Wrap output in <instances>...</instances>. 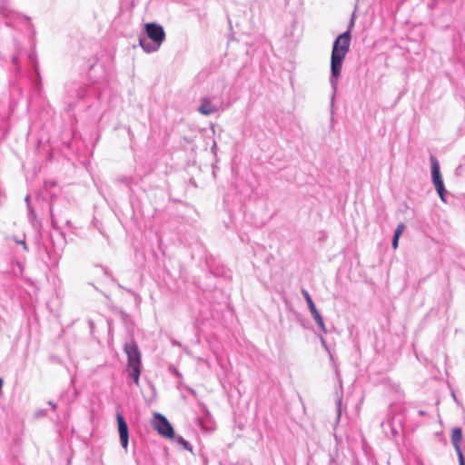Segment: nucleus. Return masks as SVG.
Wrapping results in <instances>:
<instances>
[{
    "instance_id": "f257e3e1",
    "label": "nucleus",
    "mask_w": 465,
    "mask_h": 465,
    "mask_svg": "<svg viewBox=\"0 0 465 465\" xmlns=\"http://www.w3.org/2000/svg\"><path fill=\"white\" fill-rule=\"evenodd\" d=\"M351 34L350 30L339 35L333 44L331 54V74L330 84L335 95L338 87V79L341 76V67L346 54L350 51Z\"/></svg>"
},
{
    "instance_id": "f03ea898",
    "label": "nucleus",
    "mask_w": 465,
    "mask_h": 465,
    "mask_svg": "<svg viewBox=\"0 0 465 465\" xmlns=\"http://www.w3.org/2000/svg\"><path fill=\"white\" fill-rule=\"evenodd\" d=\"M145 35L139 36V45L146 53L158 51L165 39V32L162 25L156 23H147L144 26Z\"/></svg>"
},
{
    "instance_id": "7ed1b4c3",
    "label": "nucleus",
    "mask_w": 465,
    "mask_h": 465,
    "mask_svg": "<svg viewBox=\"0 0 465 465\" xmlns=\"http://www.w3.org/2000/svg\"><path fill=\"white\" fill-rule=\"evenodd\" d=\"M124 351L127 355V372L136 385H139L142 355L137 343L131 340L124 345Z\"/></svg>"
},
{
    "instance_id": "20e7f679",
    "label": "nucleus",
    "mask_w": 465,
    "mask_h": 465,
    "mask_svg": "<svg viewBox=\"0 0 465 465\" xmlns=\"http://www.w3.org/2000/svg\"><path fill=\"white\" fill-rule=\"evenodd\" d=\"M431 180L435 190L443 203H447L448 192L445 188L444 182L440 173V163L434 155H430Z\"/></svg>"
},
{
    "instance_id": "39448f33",
    "label": "nucleus",
    "mask_w": 465,
    "mask_h": 465,
    "mask_svg": "<svg viewBox=\"0 0 465 465\" xmlns=\"http://www.w3.org/2000/svg\"><path fill=\"white\" fill-rule=\"evenodd\" d=\"M152 425L153 429L163 438L170 439L175 437L174 430L167 420V418L158 412L153 414V418L152 420Z\"/></svg>"
},
{
    "instance_id": "423d86ee",
    "label": "nucleus",
    "mask_w": 465,
    "mask_h": 465,
    "mask_svg": "<svg viewBox=\"0 0 465 465\" xmlns=\"http://www.w3.org/2000/svg\"><path fill=\"white\" fill-rule=\"evenodd\" d=\"M303 298L305 299L306 302H307V305H308V308L312 313V318L314 319V321L316 322L317 325L319 326V328L324 332L326 333L327 332V330H326V327H325V324H324V322H323V319L321 315V313L319 312V311L317 310L309 292L306 290V289H302L301 291Z\"/></svg>"
},
{
    "instance_id": "0eeeda50",
    "label": "nucleus",
    "mask_w": 465,
    "mask_h": 465,
    "mask_svg": "<svg viewBox=\"0 0 465 465\" xmlns=\"http://www.w3.org/2000/svg\"><path fill=\"white\" fill-rule=\"evenodd\" d=\"M120 442L124 449H127L129 443L128 425L121 412L116 413Z\"/></svg>"
},
{
    "instance_id": "6e6552de",
    "label": "nucleus",
    "mask_w": 465,
    "mask_h": 465,
    "mask_svg": "<svg viewBox=\"0 0 465 465\" xmlns=\"http://www.w3.org/2000/svg\"><path fill=\"white\" fill-rule=\"evenodd\" d=\"M201 104L198 107V112L203 115H211L219 110V106L213 104L211 99L207 96L202 97Z\"/></svg>"
},
{
    "instance_id": "1a4fd4ad",
    "label": "nucleus",
    "mask_w": 465,
    "mask_h": 465,
    "mask_svg": "<svg viewBox=\"0 0 465 465\" xmlns=\"http://www.w3.org/2000/svg\"><path fill=\"white\" fill-rule=\"evenodd\" d=\"M462 440V430L460 427H455L451 431V443L455 450L460 448V442Z\"/></svg>"
},
{
    "instance_id": "9d476101",
    "label": "nucleus",
    "mask_w": 465,
    "mask_h": 465,
    "mask_svg": "<svg viewBox=\"0 0 465 465\" xmlns=\"http://www.w3.org/2000/svg\"><path fill=\"white\" fill-rule=\"evenodd\" d=\"M404 229H405V225L403 223H400V224H398L396 230L394 231V234H393V237L391 240V246L394 250H396L398 248L399 239H400L401 233L403 232Z\"/></svg>"
},
{
    "instance_id": "9b49d317",
    "label": "nucleus",
    "mask_w": 465,
    "mask_h": 465,
    "mask_svg": "<svg viewBox=\"0 0 465 465\" xmlns=\"http://www.w3.org/2000/svg\"><path fill=\"white\" fill-rule=\"evenodd\" d=\"M170 440H173L177 444L181 445L184 450L192 451V446L185 439H183L182 436L176 435L174 438H170Z\"/></svg>"
},
{
    "instance_id": "f8f14e48",
    "label": "nucleus",
    "mask_w": 465,
    "mask_h": 465,
    "mask_svg": "<svg viewBox=\"0 0 465 465\" xmlns=\"http://www.w3.org/2000/svg\"><path fill=\"white\" fill-rule=\"evenodd\" d=\"M0 13L6 18H11L15 15L12 8L5 3L0 6Z\"/></svg>"
},
{
    "instance_id": "ddd939ff",
    "label": "nucleus",
    "mask_w": 465,
    "mask_h": 465,
    "mask_svg": "<svg viewBox=\"0 0 465 465\" xmlns=\"http://www.w3.org/2000/svg\"><path fill=\"white\" fill-rule=\"evenodd\" d=\"M341 401H342L341 397H338L337 401H336V411H337L336 423H338L340 421L341 415Z\"/></svg>"
},
{
    "instance_id": "4468645a",
    "label": "nucleus",
    "mask_w": 465,
    "mask_h": 465,
    "mask_svg": "<svg viewBox=\"0 0 465 465\" xmlns=\"http://www.w3.org/2000/svg\"><path fill=\"white\" fill-rule=\"evenodd\" d=\"M87 89L84 86H79L77 89V96L79 99H84L86 95Z\"/></svg>"
},
{
    "instance_id": "2eb2a0df",
    "label": "nucleus",
    "mask_w": 465,
    "mask_h": 465,
    "mask_svg": "<svg viewBox=\"0 0 465 465\" xmlns=\"http://www.w3.org/2000/svg\"><path fill=\"white\" fill-rule=\"evenodd\" d=\"M455 451H456V453L458 455L460 465H465V458H464V455L462 453L461 448H459L458 450H455Z\"/></svg>"
},
{
    "instance_id": "dca6fc26",
    "label": "nucleus",
    "mask_w": 465,
    "mask_h": 465,
    "mask_svg": "<svg viewBox=\"0 0 465 465\" xmlns=\"http://www.w3.org/2000/svg\"><path fill=\"white\" fill-rule=\"evenodd\" d=\"M392 390L395 391V393L397 394L398 398L401 399V398H403L404 394L403 392L401 391V388L399 385L397 384H393L392 385Z\"/></svg>"
},
{
    "instance_id": "f3484780",
    "label": "nucleus",
    "mask_w": 465,
    "mask_h": 465,
    "mask_svg": "<svg viewBox=\"0 0 465 465\" xmlns=\"http://www.w3.org/2000/svg\"><path fill=\"white\" fill-rule=\"evenodd\" d=\"M354 23H355V12L352 13V15H351V18L350 20L349 26H348L347 30L351 31V28L354 26Z\"/></svg>"
},
{
    "instance_id": "a211bd4d",
    "label": "nucleus",
    "mask_w": 465,
    "mask_h": 465,
    "mask_svg": "<svg viewBox=\"0 0 465 465\" xmlns=\"http://www.w3.org/2000/svg\"><path fill=\"white\" fill-rule=\"evenodd\" d=\"M50 212H51L52 225L54 228H56V221L54 219V215L52 207L50 208Z\"/></svg>"
},
{
    "instance_id": "6ab92c4d",
    "label": "nucleus",
    "mask_w": 465,
    "mask_h": 465,
    "mask_svg": "<svg viewBox=\"0 0 465 465\" xmlns=\"http://www.w3.org/2000/svg\"><path fill=\"white\" fill-rule=\"evenodd\" d=\"M25 201L27 203V207H28V210L30 211V213H33V209H32V207L30 205V196L26 195L25 198Z\"/></svg>"
},
{
    "instance_id": "aec40b11",
    "label": "nucleus",
    "mask_w": 465,
    "mask_h": 465,
    "mask_svg": "<svg viewBox=\"0 0 465 465\" xmlns=\"http://www.w3.org/2000/svg\"><path fill=\"white\" fill-rule=\"evenodd\" d=\"M17 242H18V243H20V244H21V246H23V249H24L25 251H27V245H26V242H25V240L17 241Z\"/></svg>"
},
{
    "instance_id": "412c9836",
    "label": "nucleus",
    "mask_w": 465,
    "mask_h": 465,
    "mask_svg": "<svg viewBox=\"0 0 465 465\" xmlns=\"http://www.w3.org/2000/svg\"><path fill=\"white\" fill-rule=\"evenodd\" d=\"M381 426L383 427L384 424H393V418L391 420H388L387 421H381Z\"/></svg>"
},
{
    "instance_id": "4be33fe9",
    "label": "nucleus",
    "mask_w": 465,
    "mask_h": 465,
    "mask_svg": "<svg viewBox=\"0 0 465 465\" xmlns=\"http://www.w3.org/2000/svg\"><path fill=\"white\" fill-rule=\"evenodd\" d=\"M48 403H49V405H51L53 410L56 409V404L55 403H54L53 401H49Z\"/></svg>"
},
{
    "instance_id": "5701e85b",
    "label": "nucleus",
    "mask_w": 465,
    "mask_h": 465,
    "mask_svg": "<svg viewBox=\"0 0 465 465\" xmlns=\"http://www.w3.org/2000/svg\"><path fill=\"white\" fill-rule=\"evenodd\" d=\"M321 341H322V344L324 347H326L325 340H324L322 337H321Z\"/></svg>"
},
{
    "instance_id": "b1692460",
    "label": "nucleus",
    "mask_w": 465,
    "mask_h": 465,
    "mask_svg": "<svg viewBox=\"0 0 465 465\" xmlns=\"http://www.w3.org/2000/svg\"><path fill=\"white\" fill-rule=\"evenodd\" d=\"M419 415H420V416L425 415V411H421V410H420V411H419Z\"/></svg>"
},
{
    "instance_id": "393cba45",
    "label": "nucleus",
    "mask_w": 465,
    "mask_h": 465,
    "mask_svg": "<svg viewBox=\"0 0 465 465\" xmlns=\"http://www.w3.org/2000/svg\"><path fill=\"white\" fill-rule=\"evenodd\" d=\"M174 374H175L177 377H181V376H182V375H181V373H180L178 371H174Z\"/></svg>"
},
{
    "instance_id": "a878e982",
    "label": "nucleus",
    "mask_w": 465,
    "mask_h": 465,
    "mask_svg": "<svg viewBox=\"0 0 465 465\" xmlns=\"http://www.w3.org/2000/svg\"><path fill=\"white\" fill-rule=\"evenodd\" d=\"M391 432H392V434H393V435H395V434H396V430H395V429H394V428H391Z\"/></svg>"
},
{
    "instance_id": "bb28decb",
    "label": "nucleus",
    "mask_w": 465,
    "mask_h": 465,
    "mask_svg": "<svg viewBox=\"0 0 465 465\" xmlns=\"http://www.w3.org/2000/svg\"><path fill=\"white\" fill-rule=\"evenodd\" d=\"M94 63H93V64L89 66V68H90V69H92V68L94 67Z\"/></svg>"
},
{
    "instance_id": "cd10ccee",
    "label": "nucleus",
    "mask_w": 465,
    "mask_h": 465,
    "mask_svg": "<svg viewBox=\"0 0 465 465\" xmlns=\"http://www.w3.org/2000/svg\"><path fill=\"white\" fill-rule=\"evenodd\" d=\"M339 383H340V385L341 386V379H340V378H339Z\"/></svg>"
}]
</instances>
